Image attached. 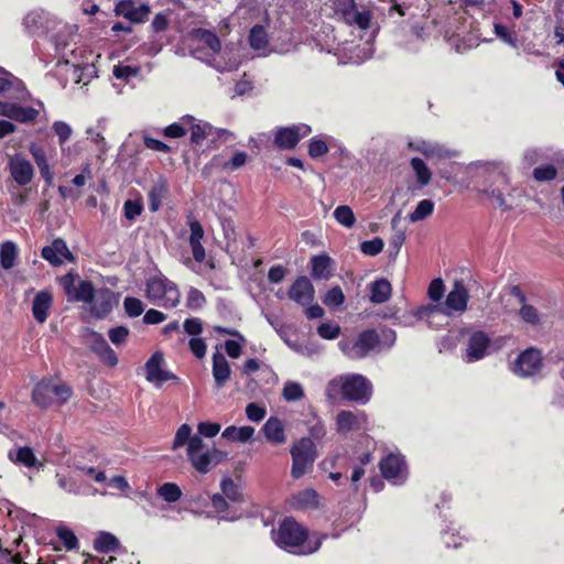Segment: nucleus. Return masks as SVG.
Listing matches in <instances>:
<instances>
[{"instance_id":"f257e3e1","label":"nucleus","mask_w":564,"mask_h":564,"mask_svg":"<svg viewBox=\"0 0 564 564\" xmlns=\"http://www.w3.org/2000/svg\"><path fill=\"white\" fill-rule=\"evenodd\" d=\"M325 534L308 538L307 531L291 518L280 524L274 541L276 545L295 555H308L319 550Z\"/></svg>"},{"instance_id":"f03ea898","label":"nucleus","mask_w":564,"mask_h":564,"mask_svg":"<svg viewBox=\"0 0 564 564\" xmlns=\"http://www.w3.org/2000/svg\"><path fill=\"white\" fill-rule=\"evenodd\" d=\"M325 393L332 401L345 399L365 403L371 395V383L361 375H343L328 382Z\"/></svg>"},{"instance_id":"7ed1b4c3","label":"nucleus","mask_w":564,"mask_h":564,"mask_svg":"<svg viewBox=\"0 0 564 564\" xmlns=\"http://www.w3.org/2000/svg\"><path fill=\"white\" fill-rule=\"evenodd\" d=\"M145 296L152 304L165 308L175 307L181 300L176 284L163 274H156L147 280Z\"/></svg>"},{"instance_id":"20e7f679","label":"nucleus","mask_w":564,"mask_h":564,"mask_svg":"<svg viewBox=\"0 0 564 564\" xmlns=\"http://www.w3.org/2000/svg\"><path fill=\"white\" fill-rule=\"evenodd\" d=\"M186 453L193 468L200 474L209 473L224 458V454L220 451L206 445L198 435L193 436Z\"/></svg>"},{"instance_id":"39448f33","label":"nucleus","mask_w":564,"mask_h":564,"mask_svg":"<svg viewBox=\"0 0 564 564\" xmlns=\"http://www.w3.org/2000/svg\"><path fill=\"white\" fill-rule=\"evenodd\" d=\"M509 189V178L505 166L501 164H489V176L481 192L497 207L510 209L512 205L505 196V192Z\"/></svg>"},{"instance_id":"423d86ee","label":"nucleus","mask_w":564,"mask_h":564,"mask_svg":"<svg viewBox=\"0 0 564 564\" xmlns=\"http://www.w3.org/2000/svg\"><path fill=\"white\" fill-rule=\"evenodd\" d=\"M70 395L72 389L67 384L53 379H43L34 387L32 400L37 406L46 409L54 403H65Z\"/></svg>"},{"instance_id":"0eeeda50","label":"nucleus","mask_w":564,"mask_h":564,"mask_svg":"<svg viewBox=\"0 0 564 564\" xmlns=\"http://www.w3.org/2000/svg\"><path fill=\"white\" fill-rule=\"evenodd\" d=\"M293 478L299 479L312 469L317 457L316 446L310 437H302L291 448Z\"/></svg>"},{"instance_id":"6e6552de","label":"nucleus","mask_w":564,"mask_h":564,"mask_svg":"<svg viewBox=\"0 0 564 564\" xmlns=\"http://www.w3.org/2000/svg\"><path fill=\"white\" fill-rule=\"evenodd\" d=\"M380 344L376 330L361 332L355 339H345L338 343L339 349L350 359H361L373 351Z\"/></svg>"},{"instance_id":"1a4fd4ad","label":"nucleus","mask_w":564,"mask_h":564,"mask_svg":"<svg viewBox=\"0 0 564 564\" xmlns=\"http://www.w3.org/2000/svg\"><path fill=\"white\" fill-rule=\"evenodd\" d=\"M83 338L89 349L96 354L105 365L109 367L117 366L118 357L101 334L90 328H86L84 330Z\"/></svg>"},{"instance_id":"9d476101","label":"nucleus","mask_w":564,"mask_h":564,"mask_svg":"<svg viewBox=\"0 0 564 564\" xmlns=\"http://www.w3.org/2000/svg\"><path fill=\"white\" fill-rule=\"evenodd\" d=\"M145 379L161 388L164 382L178 381V378L164 368V357L160 351L154 352L145 362Z\"/></svg>"},{"instance_id":"9b49d317","label":"nucleus","mask_w":564,"mask_h":564,"mask_svg":"<svg viewBox=\"0 0 564 564\" xmlns=\"http://www.w3.org/2000/svg\"><path fill=\"white\" fill-rule=\"evenodd\" d=\"M382 476L394 485L403 484L408 478V467L399 454H389L379 464Z\"/></svg>"},{"instance_id":"f8f14e48","label":"nucleus","mask_w":564,"mask_h":564,"mask_svg":"<svg viewBox=\"0 0 564 564\" xmlns=\"http://www.w3.org/2000/svg\"><path fill=\"white\" fill-rule=\"evenodd\" d=\"M541 368L542 357L540 350L528 348L517 357L512 370L520 377H531L538 373Z\"/></svg>"},{"instance_id":"ddd939ff","label":"nucleus","mask_w":564,"mask_h":564,"mask_svg":"<svg viewBox=\"0 0 564 564\" xmlns=\"http://www.w3.org/2000/svg\"><path fill=\"white\" fill-rule=\"evenodd\" d=\"M512 294L519 300L520 308L518 315L524 324L538 328L545 322V316L535 306L530 304L519 286L512 289Z\"/></svg>"},{"instance_id":"4468645a","label":"nucleus","mask_w":564,"mask_h":564,"mask_svg":"<svg viewBox=\"0 0 564 564\" xmlns=\"http://www.w3.org/2000/svg\"><path fill=\"white\" fill-rule=\"evenodd\" d=\"M469 292L462 280H456L453 289L445 299L444 308L452 316L453 313H464L467 310Z\"/></svg>"},{"instance_id":"2eb2a0df","label":"nucleus","mask_w":564,"mask_h":564,"mask_svg":"<svg viewBox=\"0 0 564 564\" xmlns=\"http://www.w3.org/2000/svg\"><path fill=\"white\" fill-rule=\"evenodd\" d=\"M311 127L304 123L280 128L274 135V143L281 149H292L299 141L311 133Z\"/></svg>"},{"instance_id":"dca6fc26","label":"nucleus","mask_w":564,"mask_h":564,"mask_svg":"<svg viewBox=\"0 0 564 564\" xmlns=\"http://www.w3.org/2000/svg\"><path fill=\"white\" fill-rule=\"evenodd\" d=\"M367 416L362 411L343 410L336 416V429L340 434L357 432L366 429Z\"/></svg>"},{"instance_id":"f3484780","label":"nucleus","mask_w":564,"mask_h":564,"mask_svg":"<svg viewBox=\"0 0 564 564\" xmlns=\"http://www.w3.org/2000/svg\"><path fill=\"white\" fill-rule=\"evenodd\" d=\"M0 116L21 123H32L39 117V110L20 106L18 102L0 100Z\"/></svg>"},{"instance_id":"a211bd4d","label":"nucleus","mask_w":564,"mask_h":564,"mask_svg":"<svg viewBox=\"0 0 564 564\" xmlns=\"http://www.w3.org/2000/svg\"><path fill=\"white\" fill-rule=\"evenodd\" d=\"M413 315L420 319L425 321L430 327L440 328L448 323L451 315L441 304H429L419 307Z\"/></svg>"},{"instance_id":"6ab92c4d","label":"nucleus","mask_w":564,"mask_h":564,"mask_svg":"<svg viewBox=\"0 0 564 564\" xmlns=\"http://www.w3.org/2000/svg\"><path fill=\"white\" fill-rule=\"evenodd\" d=\"M8 169L12 178L21 186L31 183L34 176V169L31 162L21 154L9 158Z\"/></svg>"},{"instance_id":"aec40b11","label":"nucleus","mask_w":564,"mask_h":564,"mask_svg":"<svg viewBox=\"0 0 564 564\" xmlns=\"http://www.w3.org/2000/svg\"><path fill=\"white\" fill-rule=\"evenodd\" d=\"M41 256L54 267L74 261V256L66 242L61 238L53 240L50 246H45L41 251Z\"/></svg>"},{"instance_id":"412c9836","label":"nucleus","mask_w":564,"mask_h":564,"mask_svg":"<svg viewBox=\"0 0 564 564\" xmlns=\"http://www.w3.org/2000/svg\"><path fill=\"white\" fill-rule=\"evenodd\" d=\"M116 15L123 17L132 23H142L150 13V6L142 3L137 7L133 0H120L115 7Z\"/></svg>"},{"instance_id":"4be33fe9","label":"nucleus","mask_w":564,"mask_h":564,"mask_svg":"<svg viewBox=\"0 0 564 564\" xmlns=\"http://www.w3.org/2000/svg\"><path fill=\"white\" fill-rule=\"evenodd\" d=\"M490 338L481 330L473 333L467 341L465 359L473 362L482 359L489 347Z\"/></svg>"},{"instance_id":"5701e85b","label":"nucleus","mask_w":564,"mask_h":564,"mask_svg":"<svg viewBox=\"0 0 564 564\" xmlns=\"http://www.w3.org/2000/svg\"><path fill=\"white\" fill-rule=\"evenodd\" d=\"M314 294V286L306 276L297 278L289 290V297L300 305H308Z\"/></svg>"},{"instance_id":"b1692460","label":"nucleus","mask_w":564,"mask_h":564,"mask_svg":"<svg viewBox=\"0 0 564 564\" xmlns=\"http://www.w3.org/2000/svg\"><path fill=\"white\" fill-rule=\"evenodd\" d=\"M0 73L7 74V77H0V93H9V98L17 99L20 101L29 100L30 94L26 90L24 84L20 79L13 77L2 67H0Z\"/></svg>"},{"instance_id":"393cba45","label":"nucleus","mask_w":564,"mask_h":564,"mask_svg":"<svg viewBox=\"0 0 564 564\" xmlns=\"http://www.w3.org/2000/svg\"><path fill=\"white\" fill-rule=\"evenodd\" d=\"M90 304V313L97 318H104L112 310V292L108 289H100L95 292Z\"/></svg>"},{"instance_id":"a878e982","label":"nucleus","mask_w":564,"mask_h":564,"mask_svg":"<svg viewBox=\"0 0 564 564\" xmlns=\"http://www.w3.org/2000/svg\"><path fill=\"white\" fill-rule=\"evenodd\" d=\"M306 411L307 414L305 415L303 423L308 431V437L312 441H319L324 438V436L326 435V426L323 420L318 416L317 412L312 405H308Z\"/></svg>"},{"instance_id":"bb28decb","label":"nucleus","mask_w":564,"mask_h":564,"mask_svg":"<svg viewBox=\"0 0 564 564\" xmlns=\"http://www.w3.org/2000/svg\"><path fill=\"white\" fill-rule=\"evenodd\" d=\"M262 432L270 443L283 444L286 441L284 424L276 416H271L267 420L262 426Z\"/></svg>"},{"instance_id":"cd10ccee","label":"nucleus","mask_w":564,"mask_h":564,"mask_svg":"<svg viewBox=\"0 0 564 564\" xmlns=\"http://www.w3.org/2000/svg\"><path fill=\"white\" fill-rule=\"evenodd\" d=\"M52 302L53 297L48 291H41L34 296L32 314L37 323L43 324L46 321Z\"/></svg>"},{"instance_id":"c85d7f7f","label":"nucleus","mask_w":564,"mask_h":564,"mask_svg":"<svg viewBox=\"0 0 564 564\" xmlns=\"http://www.w3.org/2000/svg\"><path fill=\"white\" fill-rule=\"evenodd\" d=\"M184 123L187 131L191 132V141L193 143H202L212 132V126L205 121L196 120L192 116H184Z\"/></svg>"},{"instance_id":"c756f323","label":"nucleus","mask_w":564,"mask_h":564,"mask_svg":"<svg viewBox=\"0 0 564 564\" xmlns=\"http://www.w3.org/2000/svg\"><path fill=\"white\" fill-rule=\"evenodd\" d=\"M409 148L414 151L421 152L427 159H443L451 155V152L443 145L437 143L427 142L424 140H417L409 143Z\"/></svg>"},{"instance_id":"7c9ffc66","label":"nucleus","mask_w":564,"mask_h":564,"mask_svg":"<svg viewBox=\"0 0 564 564\" xmlns=\"http://www.w3.org/2000/svg\"><path fill=\"white\" fill-rule=\"evenodd\" d=\"M231 375V369L229 362L226 357L220 352H215L213 355V376L218 388L225 386V383L229 380Z\"/></svg>"},{"instance_id":"2f4dec72","label":"nucleus","mask_w":564,"mask_h":564,"mask_svg":"<svg viewBox=\"0 0 564 564\" xmlns=\"http://www.w3.org/2000/svg\"><path fill=\"white\" fill-rule=\"evenodd\" d=\"M169 194V185L163 177L158 178L149 191V208L151 212H158L163 200Z\"/></svg>"},{"instance_id":"473e14b6","label":"nucleus","mask_w":564,"mask_h":564,"mask_svg":"<svg viewBox=\"0 0 564 564\" xmlns=\"http://www.w3.org/2000/svg\"><path fill=\"white\" fill-rule=\"evenodd\" d=\"M391 291V284L388 280H376L370 284V301L376 304L384 303L390 299Z\"/></svg>"},{"instance_id":"72a5a7b5","label":"nucleus","mask_w":564,"mask_h":564,"mask_svg":"<svg viewBox=\"0 0 564 564\" xmlns=\"http://www.w3.org/2000/svg\"><path fill=\"white\" fill-rule=\"evenodd\" d=\"M95 292L96 290L91 282L78 280L77 285L68 300L84 303H93Z\"/></svg>"},{"instance_id":"f704fd0d","label":"nucleus","mask_w":564,"mask_h":564,"mask_svg":"<svg viewBox=\"0 0 564 564\" xmlns=\"http://www.w3.org/2000/svg\"><path fill=\"white\" fill-rule=\"evenodd\" d=\"M312 275L315 279L327 280L332 276L330 272V258L325 254L315 256L312 258Z\"/></svg>"},{"instance_id":"c9c22d12","label":"nucleus","mask_w":564,"mask_h":564,"mask_svg":"<svg viewBox=\"0 0 564 564\" xmlns=\"http://www.w3.org/2000/svg\"><path fill=\"white\" fill-rule=\"evenodd\" d=\"M254 434V429L252 426H228L223 432L221 436L226 440L232 442H248Z\"/></svg>"},{"instance_id":"e433bc0d","label":"nucleus","mask_w":564,"mask_h":564,"mask_svg":"<svg viewBox=\"0 0 564 564\" xmlns=\"http://www.w3.org/2000/svg\"><path fill=\"white\" fill-rule=\"evenodd\" d=\"M8 456L10 460L19 463L25 467H33L37 462L32 448L28 446L19 447L15 451H10Z\"/></svg>"},{"instance_id":"4c0bfd02","label":"nucleus","mask_w":564,"mask_h":564,"mask_svg":"<svg viewBox=\"0 0 564 564\" xmlns=\"http://www.w3.org/2000/svg\"><path fill=\"white\" fill-rule=\"evenodd\" d=\"M118 539L109 532H100L94 542L97 552L109 553L119 547Z\"/></svg>"},{"instance_id":"58836bf2","label":"nucleus","mask_w":564,"mask_h":564,"mask_svg":"<svg viewBox=\"0 0 564 564\" xmlns=\"http://www.w3.org/2000/svg\"><path fill=\"white\" fill-rule=\"evenodd\" d=\"M194 37L207 46L213 53H218L221 48L219 37L212 31L197 29L194 31Z\"/></svg>"},{"instance_id":"ea45409f","label":"nucleus","mask_w":564,"mask_h":564,"mask_svg":"<svg viewBox=\"0 0 564 564\" xmlns=\"http://www.w3.org/2000/svg\"><path fill=\"white\" fill-rule=\"evenodd\" d=\"M18 256L17 245L12 241H6L0 247V264L3 269L10 270L14 267Z\"/></svg>"},{"instance_id":"a19ab883","label":"nucleus","mask_w":564,"mask_h":564,"mask_svg":"<svg viewBox=\"0 0 564 564\" xmlns=\"http://www.w3.org/2000/svg\"><path fill=\"white\" fill-rule=\"evenodd\" d=\"M292 506L299 509H305L317 506V494L313 489H304L296 494L292 499Z\"/></svg>"},{"instance_id":"79ce46f5","label":"nucleus","mask_w":564,"mask_h":564,"mask_svg":"<svg viewBox=\"0 0 564 564\" xmlns=\"http://www.w3.org/2000/svg\"><path fill=\"white\" fill-rule=\"evenodd\" d=\"M212 503H213V507L215 508V510L218 513H221L220 518L223 520L234 521L240 517V513H238L237 511H228L229 506H228L226 499L219 494H216L213 496Z\"/></svg>"},{"instance_id":"37998d69","label":"nucleus","mask_w":564,"mask_h":564,"mask_svg":"<svg viewBox=\"0 0 564 564\" xmlns=\"http://www.w3.org/2000/svg\"><path fill=\"white\" fill-rule=\"evenodd\" d=\"M268 34L262 25L257 24L250 30L249 43L253 50H264L268 45Z\"/></svg>"},{"instance_id":"c03bdc74","label":"nucleus","mask_w":564,"mask_h":564,"mask_svg":"<svg viewBox=\"0 0 564 564\" xmlns=\"http://www.w3.org/2000/svg\"><path fill=\"white\" fill-rule=\"evenodd\" d=\"M333 215L336 221L346 228H351L356 223L355 214L347 205L336 207Z\"/></svg>"},{"instance_id":"a18cd8bd","label":"nucleus","mask_w":564,"mask_h":564,"mask_svg":"<svg viewBox=\"0 0 564 564\" xmlns=\"http://www.w3.org/2000/svg\"><path fill=\"white\" fill-rule=\"evenodd\" d=\"M434 210V203L431 199H422L415 209L409 215L411 223H416L429 217Z\"/></svg>"},{"instance_id":"49530a36","label":"nucleus","mask_w":564,"mask_h":564,"mask_svg":"<svg viewBox=\"0 0 564 564\" xmlns=\"http://www.w3.org/2000/svg\"><path fill=\"white\" fill-rule=\"evenodd\" d=\"M282 397L288 402H295L304 397V389L300 382L286 381L282 390Z\"/></svg>"},{"instance_id":"de8ad7c7","label":"nucleus","mask_w":564,"mask_h":564,"mask_svg":"<svg viewBox=\"0 0 564 564\" xmlns=\"http://www.w3.org/2000/svg\"><path fill=\"white\" fill-rule=\"evenodd\" d=\"M52 130L58 138V144L61 147L62 152H64V150H65L64 145L70 139V137L73 134L72 127L65 121L57 120V121L53 122Z\"/></svg>"},{"instance_id":"09e8293b","label":"nucleus","mask_w":564,"mask_h":564,"mask_svg":"<svg viewBox=\"0 0 564 564\" xmlns=\"http://www.w3.org/2000/svg\"><path fill=\"white\" fill-rule=\"evenodd\" d=\"M411 166H412L413 171L415 172L417 182L422 186L427 185L430 183V181H431V175L432 174H431L430 169L423 162V160H421L419 158H413L411 160Z\"/></svg>"},{"instance_id":"8fccbe9b","label":"nucleus","mask_w":564,"mask_h":564,"mask_svg":"<svg viewBox=\"0 0 564 564\" xmlns=\"http://www.w3.org/2000/svg\"><path fill=\"white\" fill-rule=\"evenodd\" d=\"M158 495L166 502H175L181 498L182 491L176 484L165 482L159 487Z\"/></svg>"},{"instance_id":"3c124183","label":"nucleus","mask_w":564,"mask_h":564,"mask_svg":"<svg viewBox=\"0 0 564 564\" xmlns=\"http://www.w3.org/2000/svg\"><path fill=\"white\" fill-rule=\"evenodd\" d=\"M193 436L194 435H192V427L186 423L182 424L175 433L172 448L177 449L184 446L185 444L188 445Z\"/></svg>"},{"instance_id":"603ef678","label":"nucleus","mask_w":564,"mask_h":564,"mask_svg":"<svg viewBox=\"0 0 564 564\" xmlns=\"http://www.w3.org/2000/svg\"><path fill=\"white\" fill-rule=\"evenodd\" d=\"M56 534L59 541L68 551L78 549V540L70 529L66 527H59L56 530Z\"/></svg>"},{"instance_id":"864d4df0","label":"nucleus","mask_w":564,"mask_h":564,"mask_svg":"<svg viewBox=\"0 0 564 564\" xmlns=\"http://www.w3.org/2000/svg\"><path fill=\"white\" fill-rule=\"evenodd\" d=\"M345 301V295L339 286L332 288L324 296L323 302L328 307H338Z\"/></svg>"},{"instance_id":"5fc2aeb1","label":"nucleus","mask_w":564,"mask_h":564,"mask_svg":"<svg viewBox=\"0 0 564 564\" xmlns=\"http://www.w3.org/2000/svg\"><path fill=\"white\" fill-rule=\"evenodd\" d=\"M383 246V240L379 237H376L371 240L361 242L360 250L366 256L375 257L382 251Z\"/></svg>"},{"instance_id":"6e6d98bb","label":"nucleus","mask_w":564,"mask_h":564,"mask_svg":"<svg viewBox=\"0 0 564 564\" xmlns=\"http://www.w3.org/2000/svg\"><path fill=\"white\" fill-rule=\"evenodd\" d=\"M123 307L126 313L130 317H138L144 311V305L141 300L132 296H127L123 301Z\"/></svg>"},{"instance_id":"4d7b16f0","label":"nucleus","mask_w":564,"mask_h":564,"mask_svg":"<svg viewBox=\"0 0 564 564\" xmlns=\"http://www.w3.org/2000/svg\"><path fill=\"white\" fill-rule=\"evenodd\" d=\"M398 215L394 216L391 220L392 228L394 229V234L392 235L390 239V248L393 250L395 254L399 253L402 245L405 241V232L401 229H395L398 224Z\"/></svg>"},{"instance_id":"13d9d810","label":"nucleus","mask_w":564,"mask_h":564,"mask_svg":"<svg viewBox=\"0 0 564 564\" xmlns=\"http://www.w3.org/2000/svg\"><path fill=\"white\" fill-rule=\"evenodd\" d=\"M317 334L324 339H335L340 334V326L336 323L325 322L317 327Z\"/></svg>"},{"instance_id":"bf43d9fd","label":"nucleus","mask_w":564,"mask_h":564,"mask_svg":"<svg viewBox=\"0 0 564 564\" xmlns=\"http://www.w3.org/2000/svg\"><path fill=\"white\" fill-rule=\"evenodd\" d=\"M124 217L128 220H134L138 216L141 215L143 210V204L139 199H128L123 205Z\"/></svg>"},{"instance_id":"052dcab7","label":"nucleus","mask_w":564,"mask_h":564,"mask_svg":"<svg viewBox=\"0 0 564 564\" xmlns=\"http://www.w3.org/2000/svg\"><path fill=\"white\" fill-rule=\"evenodd\" d=\"M206 303L204 294L195 289L191 288L187 292L186 305L191 310H198Z\"/></svg>"},{"instance_id":"680f3d73","label":"nucleus","mask_w":564,"mask_h":564,"mask_svg":"<svg viewBox=\"0 0 564 564\" xmlns=\"http://www.w3.org/2000/svg\"><path fill=\"white\" fill-rule=\"evenodd\" d=\"M334 10L348 19L356 9L355 0H330Z\"/></svg>"},{"instance_id":"e2e57ef3","label":"nucleus","mask_w":564,"mask_h":564,"mask_svg":"<svg viewBox=\"0 0 564 564\" xmlns=\"http://www.w3.org/2000/svg\"><path fill=\"white\" fill-rule=\"evenodd\" d=\"M129 329L126 326H117L113 328H110L108 332V336L110 341L116 345L120 346L127 341V338L129 336Z\"/></svg>"},{"instance_id":"0e129e2a","label":"nucleus","mask_w":564,"mask_h":564,"mask_svg":"<svg viewBox=\"0 0 564 564\" xmlns=\"http://www.w3.org/2000/svg\"><path fill=\"white\" fill-rule=\"evenodd\" d=\"M221 491L232 502L240 500L241 495L231 478H226L221 481Z\"/></svg>"},{"instance_id":"69168bd1","label":"nucleus","mask_w":564,"mask_h":564,"mask_svg":"<svg viewBox=\"0 0 564 564\" xmlns=\"http://www.w3.org/2000/svg\"><path fill=\"white\" fill-rule=\"evenodd\" d=\"M444 292H445V286H444V282L442 279H434L430 283L427 294H429V297L431 299V301L438 304L441 299L444 296Z\"/></svg>"},{"instance_id":"338daca9","label":"nucleus","mask_w":564,"mask_h":564,"mask_svg":"<svg viewBox=\"0 0 564 564\" xmlns=\"http://www.w3.org/2000/svg\"><path fill=\"white\" fill-rule=\"evenodd\" d=\"M43 19V12L32 11L25 15L23 23L29 31L34 32L42 25Z\"/></svg>"},{"instance_id":"774afa93","label":"nucleus","mask_w":564,"mask_h":564,"mask_svg":"<svg viewBox=\"0 0 564 564\" xmlns=\"http://www.w3.org/2000/svg\"><path fill=\"white\" fill-rule=\"evenodd\" d=\"M328 152V147L325 141L313 138L308 143V154L312 158H319Z\"/></svg>"}]
</instances>
